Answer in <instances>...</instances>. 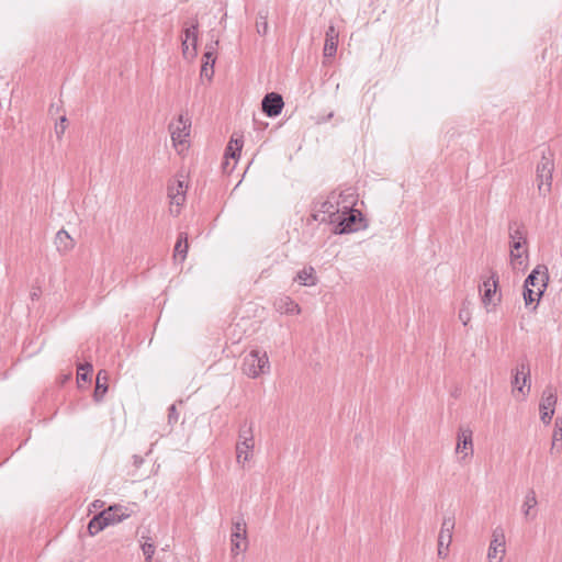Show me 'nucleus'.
Masks as SVG:
<instances>
[{"mask_svg": "<svg viewBox=\"0 0 562 562\" xmlns=\"http://www.w3.org/2000/svg\"><path fill=\"white\" fill-rule=\"evenodd\" d=\"M191 120L184 114H180L178 117V125H169L171 140L175 146L182 145L187 142L190 135Z\"/></svg>", "mask_w": 562, "mask_h": 562, "instance_id": "obj_12", "label": "nucleus"}, {"mask_svg": "<svg viewBox=\"0 0 562 562\" xmlns=\"http://www.w3.org/2000/svg\"><path fill=\"white\" fill-rule=\"evenodd\" d=\"M232 553L238 554L247 549V525L243 517L233 519L231 533Z\"/></svg>", "mask_w": 562, "mask_h": 562, "instance_id": "obj_8", "label": "nucleus"}, {"mask_svg": "<svg viewBox=\"0 0 562 562\" xmlns=\"http://www.w3.org/2000/svg\"><path fill=\"white\" fill-rule=\"evenodd\" d=\"M459 318L465 326L470 322V311L465 307H462L459 312Z\"/></svg>", "mask_w": 562, "mask_h": 562, "instance_id": "obj_38", "label": "nucleus"}, {"mask_svg": "<svg viewBox=\"0 0 562 562\" xmlns=\"http://www.w3.org/2000/svg\"><path fill=\"white\" fill-rule=\"evenodd\" d=\"M557 403V395L551 389H546L543 391L541 402L539 404V409L541 414V420L544 424H549L554 414V406Z\"/></svg>", "mask_w": 562, "mask_h": 562, "instance_id": "obj_14", "label": "nucleus"}, {"mask_svg": "<svg viewBox=\"0 0 562 562\" xmlns=\"http://www.w3.org/2000/svg\"><path fill=\"white\" fill-rule=\"evenodd\" d=\"M454 517L453 516H447L443 518L441 529L438 536V557L439 558H447L449 553V547L452 541V533L454 529Z\"/></svg>", "mask_w": 562, "mask_h": 562, "instance_id": "obj_9", "label": "nucleus"}, {"mask_svg": "<svg viewBox=\"0 0 562 562\" xmlns=\"http://www.w3.org/2000/svg\"><path fill=\"white\" fill-rule=\"evenodd\" d=\"M183 40H187L192 45L191 56H195L196 54V43H198V33H199V23L194 21L190 26L186 27Z\"/></svg>", "mask_w": 562, "mask_h": 562, "instance_id": "obj_26", "label": "nucleus"}, {"mask_svg": "<svg viewBox=\"0 0 562 562\" xmlns=\"http://www.w3.org/2000/svg\"><path fill=\"white\" fill-rule=\"evenodd\" d=\"M339 32L330 24L325 33L324 56L334 57L337 53Z\"/></svg>", "mask_w": 562, "mask_h": 562, "instance_id": "obj_16", "label": "nucleus"}, {"mask_svg": "<svg viewBox=\"0 0 562 562\" xmlns=\"http://www.w3.org/2000/svg\"><path fill=\"white\" fill-rule=\"evenodd\" d=\"M216 60V56L212 55L211 52L204 53L202 57V65H201V77L206 78L209 80L212 79L214 75V64Z\"/></svg>", "mask_w": 562, "mask_h": 562, "instance_id": "obj_20", "label": "nucleus"}, {"mask_svg": "<svg viewBox=\"0 0 562 562\" xmlns=\"http://www.w3.org/2000/svg\"><path fill=\"white\" fill-rule=\"evenodd\" d=\"M140 549L145 557V562H151L155 554L156 546L150 537H140Z\"/></svg>", "mask_w": 562, "mask_h": 562, "instance_id": "obj_29", "label": "nucleus"}, {"mask_svg": "<svg viewBox=\"0 0 562 562\" xmlns=\"http://www.w3.org/2000/svg\"><path fill=\"white\" fill-rule=\"evenodd\" d=\"M243 139L232 137L228 145L226 146L224 157L225 159L232 158L235 159L239 157L241 148H243Z\"/></svg>", "mask_w": 562, "mask_h": 562, "instance_id": "obj_27", "label": "nucleus"}, {"mask_svg": "<svg viewBox=\"0 0 562 562\" xmlns=\"http://www.w3.org/2000/svg\"><path fill=\"white\" fill-rule=\"evenodd\" d=\"M295 281H299L300 284L305 286L315 285L317 282V278L315 276V270L313 267H305L301 271L297 272Z\"/></svg>", "mask_w": 562, "mask_h": 562, "instance_id": "obj_23", "label": "nucleus"}, {"mask_svg": "<svg viewBox=\"0 0 562 562\" xmlns=\"http://www.w3.org/2000/svg\"><path fill=\"white\" fill-rule=\"evenodd\" d=\"M268 10H259L256 20V31L259 35L265 36L268 33Z\"/></svg>", "mask_w": 562, "mask_h": 562, "instance_id": "obj_30", "label": "nucleus"}, {"mask_svg": "<svg viewBox=\"0 0 562 562\" xmlns=\"http://www.w3.org/2000/svg\"><path fill=\"white\" fill-rule=\"evenodd\" d=\"M505 553V536L502 531L495 530L493 532V539L490 543L487 551V560L488 562H501L503 560V555Z\"/></svg>", "mask_w": 562, "mask_h": 562, "instance_id": "obj_15", "label": "nucleus"}, {"mask_svg": "<svg viewBox=\"0 0 562 562\" xmlns=\"http://www.w3.org/2000/svg\"><path fill=\"white\" fill-rule=\"evenodd\" d=\"M91 372H92V364L91 363L80 364L78 367V371H77L78 382L79 381H85L86 382V381L90 380L89 375H90Z\"/></svg>", "mask_w": 562, "mask_h": 562, "instance_id": "obj_33", "label": "nucleus"}, {"mask_svg": "<svg viewBox=\"0 0 562 562\" xmlns=\"http://www.w3.org/2000/svg\"><path fill=\"white\" fill-rule=\"evenodd\" d=\"M217 45H218V40L211 41L209 44H206L204 53L211 52L212 55L216 56V47H217Z\"/></svg>", "mask_w": 562, "mask_h": 562, "instance_id": "obj_39", "label": "nucleus"}, {"mask_svg": "<svg viewBox=\"0 0 562 562\" xmlns=\"http://www.w3.org/2000/svg\"><path fill=\"white\" fill-rule=\"evenodd\" d=\"M134 459H136L135 463L143 462V459H137V456H134Z\"/></svg>", "mask_w": 562, "mask_h": 562, "instance_id": "obj_43", "label": "nucleus"}, {"mask_svg": "<svg viewBox=\"0 0 562 562\" xmlns=\"http://www.w3.org/2000/svg\"><path fill=\"white\" fill-rule=\"evenodd\" d=\"M276 306L277 308L280 311V312H283V313H286V314H299L301 312V308L299 306L297 303H295L291 297L289 296H284V297H281L277 303H276Z\"/></svg>", "mask_w": 562, "mask_h": 562, "instance_id": "obj_24", "label": "nucleus"}, {"mask_svg": "<svg viewBox=\"0 0 562 562\" xmlns=\"http://www.w3.org/2000/svg\"><path fill=\"white\" fill-rule=\"evenodd\" d=\"M283 106V98L277 92L267 93L261 101L262 111L269 117L278 116L282 112Z\"/></svg>", "mask_w": 562, "mask_h": 562, "instance_id": "obj_13", "label": "nucleus"}, {"mask_svg": "<svg viewBox=\"0 0 562 562\" xmlns=\"http://www.w3.org/2000/svg\"><path fill=\"white\" fill-rule=\"evenodd\" d=\"M186 191L187 186L182 180H177L176 183L170 184L168 187V198L170 199V204L176 205L177 207L181 206L186 201Z\"/></svg>", "mask_w": 562, "mask_h": 562, "instance_id": "obj_17", "label": "nucleus"}, {"mask_svg": "<svg viewBox=\"0 0 562 562\" xmlns=\"http://www.w3.org/2000/svg\"><path fill=\"white\" fill-rule=\"evenodd\" d=\"M31 299L34 301V300H37L38 299V293L37 292H32L31 293Z\"/></svg>", "mask_w": 562, "mask_h": 562, "instance_id": "obj_41", "label": "nucleus"}, {"mask_svg": "<svg viewBox=\"0 0 562 562\" xmlns=\"http://www.w3.org/2000/svg\"><path fill=\"white\" fill-rule=\"evenodd\" d=\"M456 451L465 452L467 457L469 453H473V442H472V430L469 428H460L458 431V442L456 447Z\"/></svg>", "mask_w": 562, "mask_h": 562, "instance_id": "obj_18", "label": "nucleus"}, {"mask_svg": "<svg viewBox=\"0 0 562 562\" xmlns=\"http://www.w3.org/2000/svg\"><path fill=\"white\" fill-rule=\"evenodd\" d=\"M134 459H136L135 463L143 462V459H137V456H134Z\"/></svg>", "mask_w": 562, "mask_h": 562, "instance_id": "obj_44", "label": "nucleus"}, {"mask_svg": "<svg viewBox=\"0 0 562 562\" xmlns=\"http://www.w3.org/2000/svg\"><path fill=\"white\" fill-rule=\"evenodd\" d=\"M553 447L558 441H562V418H557L554 422V429H553Z\"/></svg>", "mask_w": 562, "mask_h": 562, "instance_id": "obj_35", "label": "nucleus"}, {"mask_svg": "<svg viewBox=\"0 0 562 562\" xmlns=\"http://www.w3.org/2000/svg\"><path fill=\"white\" fill-rule=\"evenodd\" d=\"M55 245L60 252H66L74 247V240L70 235L65 231L60 229L55 236Z\"/></svg>", "mask_w": 562, "mask_h": 562, "instance_id": "obj_22", "label": "nucleus"}, {"mask_svg": "<svg viewBox=\"0 0 562 562\" xmlns=\"http://www.w3.org/2000/svg\"><path fill=\"white\" fill-rule=\"evenodd\" d=\"M509 257L514 270L524 271L528 266L527 231L524 224L510 221L508 224Z\"/></svg>", "mask_w": 562, "mask_h": 562, "instance_id": "obj_1", "label": "nucleus"}, {"mask_svg": "<svg viewBox=\"0 0 562 562\" xmlns=\"http://www.w3.org/2000/svg\"><path fill=\"white\" fill-rule=\"evenodd\" d=\"M483 294H482V303L486 307L487 311L495 308L496 305L501 302V295H496V291L498 288V276L496 272H492L491 277L483 282Z\"/></svg>", "mask_w": 562, "mask_h": 562, "instance_id": "obj_11", "label": "nucleus"}, {"mask_svg": "<svg viewBox=\"0 0 562 562\" xmlns=\"http://www.w3.org/2000/svg\"><path fill=\"white\" fill-rule=\"evenodd\" d=\"M549 281L548 268L544 265H538L526 278L524 288H537V295L541 297Z\"/></svg>", "mask_w": 562, "mask_h": 562, "instance_id": "obj_10", "label": "nucleus"}, {"mask_svg": "<svg viewBox=\"0 0 562 562\" xmlns=\"http://www.w3.org/2000/svg\"><path fill=\"white\" fill-rule=\"evenodd\" d=\"M67 117L66 115L60 116L59 122L55 124V133L58 139H60L66 131Z\"/></svg>", "mask_w": 562, "mask_h": 562, "instance_id": "obj_36", "label": "nucleus"}, {"mask_svg": "<svg viewBox=\"0 0 562 562\" xmlns=\"http://www.w3.org/2000/svg\"><path fill=\"white\" fill-rule=\"evenodd\" d=\"M513 393L525 397L530 391V367L527 359L521 360L513 371Z\"/></svg>", "mask_w": 562, "mask_h": 562, "instance_id": "obj_7", "label": "nucleus"}, {"mask_svg": "<svg viewBox=\"0 0 562 562\" xmlns=\"http://www.w3.org/2000/svg\"><path fill=\"white\" fill-rule=\"evenodd\" d=\"M339 194H344V196H340V207L344 204H351V207L355 206V204H356V196H355L353 192L350 189L346 190V191H342Z\"/></svg>", "mask_w": 562, "mask_h": 562, "instance_id": "obj_34", "label": "nucleus"}, {"mask_svg": "<svg viewBox=\"0 0 562 562\" xmlns=\"http://www.w3.org/2000/svg\"><path fill=\"white\" fill-rule=\"evenodd\" d=\"M134 459H136L135 463L143 462V459H137V456H134Z\"/></svg>", "mask_w": 562, "mask_h": 562, "instance_id": "obj_42", "label": "nucleus"}, {"mask_svg": "<svg viewBox=\"0 0 562 562\" xmlns=\"http://www.w3.org/2000/svg\"><path fill=\"white\" fill-rule=\"evenodd\" d=\"M237 443H240L241 447L246 446V448L255 447L252 423L244 422L240 425Z\"/></svg>", "mask_w": 562, "mask_h": 562, "instance_id": "obj_19", "label": "nucleus"}, {"mask_svg": "<svg viewBox=\"0 0 562 562\" xmlns=\"http://www.w3.org/2000/svg\"><path fill=\"white\" fill-rule=\"evenodd\" d=\"M538 502H537V497H536V493L533 490H530L526 496H525V501H524V504H522V514L525 516L526 519H533L536 517V514H531V509L535 508L537 506Z\"/></svg>", "mask_w": 562, "mask_h": 562, "instance_id": "obj_25", "label": "nucleus"}, {"mask_svg": "<svg viewBox=\"0 0 562 562\" xmlns=\"http://www.w3.org/2000/svg\"><path fill=\"white\" fill-rule=\"evenodd\" d=\"M522 295H524V301H525L526 306H530L535 303V306L532 307V310H536L538 302L540 300V297H538V295H537V291L531 289L530 286H527V288H524Z\"/></svg>", "mask_w": 562, "mask_h": 562, "instance_id": "obj_31", "label": "nucleus"}, {"mask_svg": "<svg viewBox=\"0 0 562 562\" xmlns=\"http://www.w3.org/2000/svg\"><path fill=\"white\" fill-rule=\"evenodd\" d=\"M130 517L126 508L120 505H113L92 517L88 524V531L94 536L105 529L110 525L121 522Z\"/></svg>", "mask_w": 562, "mask_h": 562, "instance_id": "obj_3", "label": "nucleus"}, {"mask_svg": "<svg viewBox=\"0 0 562 562\" xmlns=\"http://www.w3.org/2000/svg\"><path fill=\"white\" fill-rule=\"evenodd\" d=\"M134 459H136L135 463L143 462V459H137V456H134Z\"/></svg>", "mask_w": 562, "mask_h": 562, "instance_id": "obj_45", "label": "nucleus"}, {"mask_svg": "<svg viewBox=\"0 0 562 562\" xmlns=\"http://www.w3.org/2000/svg\"><path fill=\"white\" fill-rule=\"evenodd\" d=\"M335 234L355 233L367 227L363 214L351 207V204H344L341 211L336 217H333Z\"/></svg>", "mask_w": 562, "mask_h": 562, "instance_id": "obj_2", "label": "nucleus"}, {"mask_svg": "<svg viewBox=\"0 0 562 562\" xmlns=\"http://www.w3.org/2000/svg\"><path fill=\"white\" fill-rule=\"evenodd\" d=\"M549 156L543 153L541 161L537 166V181L540 194L546 195L551 190L552 173L554 162L552 154L548 150Z\"/></svg>", "mask_w": 562, "mask_h": 562, "instance_id": "obj_5", "label": "nucleus"}, {"mask_svg": "<svg viewBox=\"0 0 562 562\" xmlns=\"http://www.w3.org/2000/svg\"><path fill=\"white\" fill-rule=\"evenodd\" d=\"M340 196H344V194L331 192L325 201L321 202L319 209L314 214V220L319 222L328 221L333 224V217H336L341 211Z\"/></svg>", "mask_w": 562, "mask_h": 562, "instance_id": "obj_6", "label": "nucleus"}, {"mask_svg": "<svg viewBox=\"0 0 562 562\" xmlns=\"http://www.w3.org/2000/svg\"><path fill=\"white\" fill-rule=\"evenodd\" d=\"M188 252V236L186 233H180L178 236V240L175 246V259L180 258V261H183L187 257Z\"/></svg>", "mask_w": 562, "mask_h": 562, "instance_id": "obj_28", "label": "nucleus"}, {"mask_svg": "<svg viewBox=\"0 0 562 562\" xmlns=\"http://www.w3.org/2000/svg\"><path fill=\"white\" fill-rule=\"evenodd\" d=\"M254 448H246V446H243L240 443L236 445V459L238 463H245L247 462L251 456H252Z\"/></svg>", "mask_w": 562, "mask_h": 562, "instance_id": "obj_32", "label": "nucleus"}, {"mask_svg": "<svg viewBox=\"0 0 562 562\" xmlns=\"http://www.w3.org/2000/svg\"><path fill=\"white\" fill-rule=\"evenodd\" d=\"M189 43L187 40H183L182 38V43H181V46H182V53L184 56H187L189 54Z\"/></svg>", "mask_w": 562, "mask_h": 562, "instance_id": "obj_40", "label": "nucleus"}, {"mask_svg": "<svg viewBox=\"0 0 562 562\" xmlns=\"http://www.w3.org/2000/svg\"><path fill=\"white\" fill-rule=\"evenodd\" d=\"M108 392V376L105 371H99L97 375V384L93 393L95 402H101Z\"/></svg>", "mask_w": 562, "mask_h": 562, "instance_id": "obj_21", "label": "nucleus"}, {"mask_svg": "<svg viewBox=\"0 0 562 562\" xmlns=\"http://www.w3.org/2000/svg\"><path fill=\"white\" fill-rule=\"evenodd\" d=\"M241 370L244 374L251 379L269 372L270 364L266 351L251 350L244 357Z\"/></svg>", "mask_w": 562, "mask_h": 562, "instance_id": "obj_4", "label": "nucleus"}, {"mask_svg": "<svg viewBox=\"0 0 562 562\" xmlns=\"http://www.w3.org/2000/svg\"><path fill=\"white\" fill-rule=\"evenodd\" d=\"M179 419V413L177 412L176 405L172 404L168 408V424H176Z\"/></svg>", "mask_w": 562, "mask_h": 562, "instance_id": "obj_37", "label": "nucleus"}]
</instances>
